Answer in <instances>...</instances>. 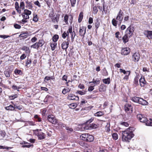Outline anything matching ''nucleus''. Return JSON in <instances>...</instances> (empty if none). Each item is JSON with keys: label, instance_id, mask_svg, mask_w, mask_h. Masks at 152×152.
<instances>
[{"label": "nucleus", "instance_id": "obj_1", "mask_svg": "<svg viewBox=\"0 0 152 152\" xmlns=\"http://www.w3.org/2000/svg\"><path fill=\"white\" fill-rule=\"evenodd\" d=\"M134 128L132 127L129 128L122 132V140L123 141L126 142H129L131 139L133 137V132Z\"/></svg>", "mask_w": 152, "mask_h": 152}, {"label": "nucleus", "instance_id": "obj_2", "mask_svg": "<svg viewBox=\"0 0 152 152\" xmlns=\"http://www.w3.org/2000/svg\"><path fill=\"white\" fill-rule=\"evenodd\" d=\"M137 118L141 122H146V125L152 126V122L150 121H148L147 118L144 115L141 114H138L137 115Z\"/></svg>", "mask_w": 152, "mask_h": 152}, {"label": "nucleus", "instance_id": "obj_3", "mask_svg": "<svg viewBox=\"0 0 152 152\" xmlns=\"http://www.w3.org/2000/svg\"><path fill=\"white\" fill-rule=\"evenodd\" d=\"M80 138L83 140L87 142H92L94 140V136L88 133L82 134L80 136Z\"/></svg>", "mask_w": 152, "mask_h": 152}, {"label": "nucleus", "instance_id": "obj_4", "mask_svg": "<svg viewBox=\"0 0 152 152\" xmlns=\"http://www.w3.org/2000/svg\"><path fill=\"white\" fill-rule=\"evenodd\" d=\"M134 31V28L131 26H129L126 29L125 34L128 36L129 38L132 35Z\"/></svg>", "mask_w": 152, "mask_h": 152}, {"label": "nucleus", "instance_id": "obj_5", "mask_svg": "<svg viewBox=\"0 0 152 152\" xmlns=\"http://www.w3.org/2000/svg\"><path fill=\"white\" fill-rule=\"evenodd\" d=\"M48 121L53 124L57 123V120L56 118L53 115H49L48 116Z\"/></svg>", "mask_w": 152, "mask_h": 152}, {"label": "nucleus", "instance_id": "obj_6", "mask_svg": "<svg viewBox=\"0 0 152 152\" xmlns=\"http://www.w3.org/2000/svg\"><path fill=\"white\" fill-rule=\"evenodd\" d=\"M136 103H137L143 105H147L148 104V102L145 100L139 97H138V99L137 100Z\"/></svg>", "mask_w": 152, "mask_h": 152}, {"label": "nucleus", "instance_id": "obj_7", "mask_svg": "<svg viewBox=\"0 0 152 152\" xmlns=\"http://www.w3.org/2000/svg\"><path fill=\"white\" fill-rule=\"evenodd\" d=\"M98 127V125L94 123H92L89 125L86 126L85 127L86 130H91L93 129H96Z\"/></svg>", "mask_w": 152, "mask_h": 152}, {"label": "nucleus", "instance_id": "obj_8", "mask_svg": "<svg viewBox=\"0 0 152 152\" xmlns=\"http://www.w3.org/2000/svg\"><path fill=\"white\" fill-rule=\"evenodd\" d=\"M123 12L121 10H120L116 18V19L119 21L120 24L121 23L123 18Z\"/></svg>", "mask_w": 152, "mask_h": 152}, {"label": "nucleus", "instance_id": "obj_9", "mask_svg": "<svg viewBox=\"0 0 152 152\" xmlns=\"http://www.w3.org/2000/svg\"><path fill=\"white\" fill-rule=\"evenodd\" d=\"M140 56L138 53L136 52L132 55L133 60L135 62H137L140 58Z\"/></svg>", "mask_w": 152, "mask_h": 152}, {"label": "nucleus", "instance_id": "obj_10", "mask_svg": "<svg viewBox=\"0 0 152 152\" xmlns=\"http://www.w3.org/2000/svg\"><path fill=\"white\" fill-rule=\"evenodd\" d=\"M124 110L126 112L130 111L132 112L133 107L131 104L126 103L124 105Z\"/></svg>", "mask_w": 152, "mask_h": 152}, {"label": "nucleus", "instance_id": "obj_11", "mask_svg": "<svg viewBox=\"0 0 152 152\" xmlns=\"http://www.w3.org/2000/svg\"><path fill=\"white\" fill-rule=\"evenodd\" d=\"M67 98L69 100L78 101L79 99V97L78 96H75L74 94H70L68 95Z\"/></svg>", "mask_w": 152, "mask_h": 152}, {"label": "nucleus", "instance_id": "obj_12", "mask_svg": "<svg viewBox=\"0 0 152 152\" xmlns=\"http://www.w3.org/2000/svg\"><path fill=\"white\" fill-rule=\"evenodd\" d=\"M86 27L85 26L81 27L79 30V34L81 36H84L86 33Z\"/></svg>", "mask_w": 152, "mask_h": 152}, {"label": "nucleus", "instance_id": "obj_13", "mask_svg": "<svg viewBox=\"0 0 152 152\" xmlns=\"http://www.w3.org/2000/svg\"><path fill=\"white\" fill-rule=\"evenodd\" d=\"M130 52V50L129 48L126 47L123 48L121 50V53L124 55H126L128 54Z\"/></svg>", "mask_w": 152, "mask_h": 152}, {"label": "nucleus", "instance_id": "obj_14", "mask_svg": "<svg viewBox=\"0 0 152 152\" xmlns=\"http://www.w3.org/2000/svg\"><path fill=\"white\" fill-rule=\"evenodd\" d=\"M37 136L38 139L41 140L44 139L45 138V134L43 132L37 133L36 134Z\"/></svg>", "mask_w": 152, "mask_h": 152}, {"label": "nucleus", "instance_id": "obj_15", "mask_svg": "<svg viewBox=\"0 0 152 152\" xmlns=\"http://www.w3.org/2000/svg\"><path fill=\"white\" fill-rule=\"evenodd\" d=\"M69 44V42L68 41L64 42L61 44V47L62 49L66 50L68 47Z\"/></svg>", "mask_w": 152, "mask_h": 152}, {"label": "nucleus", "instance_id": "obj_16", "mask_svg": "<svg viewBox=\"0 0 152 152\" xmlns=\"http://www.w3.org/2000/svg\"><path fill=\"white\" fill-rule=\"evenodd\" d=\"M139 80L140 85L142 87L144 86L145 85L146 83V82L144 77H141L140 79Z\"/></svg>", "mask_w": 152, "mask_h": 152}, {"label": "nucleus", "instance_id": "obj_17", "mask_svg": "<svg viewBox=\"0 0 152 152\" xmlns=\"http://www.w3.org/2000/svg\"><path fill=\"white\" fill-rule=\"evenodd\" d=\"M106 90V87L105 85L104 84H102L99 88V91L100 92H102L105 91Z\"/></svg>", "mask_w": 152, "mask_h": 152}, {"label": "nucleus", "instance_id": "obj_18", "mask_svg": "<svg viewBox=\"0 0 152 152\" xmlns=\"http://www.w3.org/2000/svg\"><path fill=\"white\" fill-rule=\"evenodd\" d=\"M129 37L128 36L125 34L122 38V40L124 43L125 44L128 42Z\"/></svg>", "mask_w": 152, "mask_h": 152}, {"label": "nucleus", "instance_id": "obj_19", "mask_svg": "<svg viewBox=\"0 0 152 152\" xmlns=\"http://www.w3.org/2000/svg\"><path fill=\"white\" fill-rule=\"evenodd\" d=\"M21 50L25 51L26 53H30L29 48L27 47L23 46Z\"/></svg>", "mask_w": 152, "mask_h": 152}, {"label": "nucleus", "instance_id": "obj_20", "mask_svg": "<svg viewBox=\"0 0 152 152\" xmlns=\"http://www.w3.org/2000/svg\"><path fill=\"white\" fill-rule=\"evenodd\" d=\"M59 18L58 17L57 15H54L52 18H51L52 21L54 23H56V22L57 23L58 20Z\"/></svg>", "mask_w": 152, "mask_h": 152}, {"label": "nucleus", "instance_id": "obj_21", "mask_svg": "<svg viewBox=\"0 0 152 152\" xmlns=\"http://www.w3.org/2000/svg\"><path fill=\"white\" fill-rule=\"evenodd\" d=\"M28 35V33L27 32L21 33L19 35V37L20 38H25Z\"/></svg>", "mask_w": 152, "mask_h": 152}, {"label": "nucleus", "instance_id": "obj_22", "mask_svg": "<svg viewBox=\"0 0 152 152\" xmlns=\"http://www.w3.org/2000/svg\"><path fill=\"white\" fill-rule=\"evenodd\" d=\"M120 72L121 73H123L125 75H129L130 74V72L129 71H125V70L120 69H119Z\"/></svg>", "mask_w": 152, "mask_h": 152}, {"label": "nucleus", "instance_id": "obj_23", "mask_svg": "<svg viewBox=\"0 0 152 152\" xmlns=\"http://www.w3.org/2000/svg\"><path fill=\"white\" fill-rule=\"evenodd\" d=\"M104 114V113L103 112L99 111L96 112L94 114V116L97 117L101 116Z\"/></svg>", "mask_w": 152, "mask_h": 152}, {"label": "nucleus", "instance_id": "obj_24", "mask_svg": "<svg viewBox=\"0 0 152 152\" xmlns=\"http://www.w3.org/2000/svg\"><path fill=\"white\" fill-rule=\"evenodd\" d=\"M103 83L105 84H109L110 83V79L108 77L106 79H104L102 80Z\"/></svg>", "mask_w": 152, "mask_h": 152}, {"label": "nucleus", "instance_id": "obj_25", "mask_svg": "<svg viewBox=\"0 0 152 152\" xmlns=\"http://www.w3.org/2000/svg\"><path fill=\"white\" fill-rule=\"evenodd\" d=\"M26 7L28 8L29 9L31 8L32 7V5L30 2L27 0L26 1Z\"/></svg>", "mask_w": 152, "mask_h": 152}, {"label": "nucleus", "instance_id": "obj_26", "mask_svg": "<svg viewBox=\"0 0 152 152\" xmlns=\"http://www.w3.org/2000/svg\"><path fill=\"white\" fill-rule=\"evenodd\" d=\"M5 109L7 110H13L15 109L14 107L12 105H10L9 106L6 107Z\"/></svg>", "mask_w": 152, "mask_h": 152}, {"label": "nucleus", "instance_id": "obj_27", "mask_svg": "<svg viewBox=\"0 0 152 152\" xmlns=\"http://www.w3.org/2000/svg\"><path fill=\"white\" fill-rule=\"evenodd\" d=\"M147 37L149 39L152 38V31H147Z\"/></svg>", "mask_w": 152, "mask_h": 152}, {"label": "nucleus", "instance_id": "obj_28", "mask_svg": "<svg viewBox=\"0 0 152 152\" xmlns=\"http://www.w3.org/2000/svg\"><path fill=\"white\" fill-rule=\"evenodd\" d=\"M15 5L16 10H17L18 12H19V13H20L21 12V11L19 10V6L18 3L17 2H16L15 3Z\"/></svg>", "mask_w": 152, "mask_h": 152}, {"label": "nucleus", "instance_id": "obj_29", "mask_svg": "<svg viewBox=\"0 0 152 152\" xmlns=\"http://www.w3.org/2000/svg\"><path fill=\"white\" fill-rule=\"evenodd\" d=\"M69 18V16L67 14L65 15L64 18V21L65 23V24L68 25L69 24L68 22V19Z\"/></svg>", "mask_w": 152, "mask_h": 152}, {"label": "nucleus", "instance_id": "obj_30", "mask_svg": "<svg viewBox=\"0 0 152 152\" xmlns=\"http://www.w3.org/2000/svg\"><path fill=\"white\" fill-rule=\"evenodd\" d=\"M83 13L82 12H81L80 13L79 16V18H78V22L79 23H80L82 20L83 19Z\"/></svg>", "mask_w": 152, "mask_h": 152}, {"label": "nucleus", "instance_id": "obj_31", "mask_svg": "<svg viewBox=\"0 0 152 152\" xmlns=\"http://www.w3.org/2000/svg\"><path fill=\"white\" fill-rule=\"evenodd\" d=\"M70 91V89L69 88H64L62 91V93L64 94H65L69 92Z\"/></svg>", "mask_w": 152, "mask_h": 152}, {"label": "nucleus", "instance_id": "obj_32", "mask_svg": "<svg viewBox=\"0 0 152 152\" xmlns=\"http://www.w3.org/2000/svg\"><path fill=\"white\" fill-rule=\"evenodd\" d=\"M56 45L57 43L55 42H54L53 43L51 44L50 46L51 47V50H53L55 49Z\"/></svg>", "mask_w": 152, "mask_h": 152}, {"label": "nucleus", "instance_id": "obj_33", "mask_svg": "<svg viewBox=\"0 0 152 152\" xmlns=\"http://www.w3.org/2000/svg\"><path fill=\"white\" fill-rule=\"evenodd\" d=\"M39 47L37 42L31 46V47L35 49H38Z\"/></svg>", "mask_w": 152, "mask_h": 152}, {"label": "nucleus", "instance_id": "obj_34", "mask_svg": "<svg viewBox=\"0 0 152 152\" xmlns=\"http://www.w3.org/2000/svg\"><path fill=\"white\" fill-rule=\"evenodd\" d=\"M58 35L56 34L54 35L52 38L53 41L54 42H56L58 40Z\"/></svg>", "mask_w": 152, "mask_h": 152}, {"label": "nucleus", "instance_id": "obj_35", "mask_svg": "<svg viewBox=\"0 0 152 152\" xmlns=\"http://www.w3.org/2000/svg\"><path fill=\"white\" fill-rule=\"evenodd\" d=\"M6 134L4 132L0 131V138L1 139L4 138L6 135Z\"/></svg>", "mask_w": 152, "mask_h": 152}, {"label": "nucleus", "instance_id": "obj_36", "mask_svg": "<svg viewBox=\"0 0 152 152\" xmlns=\"http://www.w3.org/2000/svg\"><path fill=\"white\" fill-rule=\"evenodd\" d=\"M31 62V61L30 59H29L28 58L27 59L26 64V66L27 67H28L29 66H30V65H29V66H28V65H30Z\"/></svg>", "mask_w": 152, "mask_h": 152}, {"label": "nucleus", "instance_id": "obj_37", "mask_svg": "<svg viewBox=\"0 0 152 152\" xmlns=\"http://www.w3.org/2000/svg\"><path fill=\"white\" fill-rule=\"evenodd\" d=\"M27 125H29L30 126H34L35 125L34 123L31 121H26V123Z\"/></svg>", "mask_w": 152, "mask_h": 152}, {"label": "nucleus", "instance_id": "obj_38", "mask_svg": "<svg viewBox=\"0 0 152 152\" xmlns=\"http://www.w3.org/2000/svg\"><path fill=\"white\" fill-rule=\"evenodd\" d=\"M22 14H25L26 15H29L31 14V11L28 10H24V12Z\"/></svg>", "mask_w": 152, "mask_h": 152}, {"label": "nucleus", "instance_id": "obj_39", "mask_svg": "<svg viewBox=\"0 0 152 152\" xmlns=\"http://www.w3.org/2000/svg\"><path fill=\"white\" fill-rule=\"evenodd\" d=\"M15 73L17 75H21L22 74V72L21 70L18 69H15L14 71Z\"/></svg>", "mask_w": 152, "mask_h": 152}, {"label": "nucleus", "instance_id": "obj_40", "mask_svg": "<svg viewBox=\"0 0 152 152\" xmlns=\"http://www.w3.org/2000/svg\"><path fill=\"white\" fill-rule=\"evenodd\" d=\"M18 95L17 94H15L13 95L10 96H9V99L11 100H13L15 98L17 97Z\"/></svg>", "mask_w": 152, "mask_h": 152}, {"label": "nucleus", "instance_id": "obj_41", "mask_svg": "<svg viewBox=\"0 0 152 152\" xmlns=\"http://www.w3.org/2000/svg\"><path fill=\"white\" fill-rule=\"evenodd\" d=\"M37 43L39 46H42L44 43V41L42 39H40Z\"/></svg>", "mask_w": 152, "mask_h": 152}, {"label": "nucleus", "instance_id": "obj_42", "mask_svg": "<svg viewBox=\"0 0 152 152\" xmlns=\"http://www.w3.org/2000/svg\"><path fill=\"white\" fill-rule=\"evenodd\" d=\"M117 22L118 21L115 18H113L112 21V23L113 26H116Z\"/></svg>", "mask_w": 152, "mask_h": 152}, {"label": "nucleus", "instance_id": "obj_43", "mask_svg": "<svg viewBox=\"0 0 152 152\" xmlns=\"http://www.w3.org/2000/svg\"><path fill=\"white\" fill-rule=\"evenodd\" d=\"M93 12L94 13V14H96L98 11V10L97 8V7L96 6H93Z\"/></svg>", "mask_w": 152, "mask_h": 152}, {"label": "nucleus", "instance_id": "obj_44", "mask_svg": "<svg viewBox=\"0 0 152 152\" xmlns=\"http://www.w3.org/2000/svg\"><path fill=\"white\" fill-rule=\"evenodd\" d=\"M112 137L114 139L116 140L118 139V135L116 133H113L112 134Z\"/></svg>", "mask_w": 152, "mask_h": 152}, {"label": "nucleus", "instance_id": "obj_45", "mask_svg": "<svg viewBox=\"0 0 152 152\" xmlns=\"http://www.w3.org/2000/svg\"><path fill=\"white\" fill-rule=\"evenodd\" d=\"M99 80H96L94 81H93L92 82H90V83H93L94 84V86H95V85H96L97 84H98L99 83Z\"/></svg>", "mask_w": 152, "mask_h": 152}, {"label": "nucleus", "instance_id": "obj_46", "mask_svg": "<svg viewBox=\"0 0 152 152\" xmlns=\"http://www.w3.org/2000/svg\"><path fill=\"white\" fill-rule=\"evenodd\" d=\"M138 79L137 77H136L134 79V83L136 85H137L138 84Z\"/></svg>", "mask_w": 152, "mask_h": 152}, {"label": "nucleus", "instance_id": "obj_47", "mask_svg": "<svg viewBox=\"0 0 152 152\" xmlns=\"http://www.w3.org/2000/svg\"><path fill=\"white\" fill-rule=\"evenodd\" d=\"M71 34V39L73 41L76 35V34L74 31H73Z\"/></svg>", "mask_w": 152, "mask_h": 152}, {"label": "nucleus", "instance_id": "obj_48", "mask_svg": "<svg viewBox=\"0 0 152 152\" xmlns=\"http://www.w3.org/2000/svg\"><path fill=\"white\" fill-rule=\"evenodd\" d=\"M71 3V6L72 7H74L76 3V0H70Z\"/></svg>", "mask_w": 152, "mask_h": 152}, {"label": "nucleus", "instance_id": "obj_49", "mask_svg": "<svg viewBox=\"0 0 152 152\" xmlns=\"http://www.w3.org/2000/svg\"><path fill=\"white\" fill-rule=\"evenodd\" d=\"M24 7L25 5L23 2H21L20 4V8L22 10H23L24 9Z\"/></svg>", "mask_w": 152, "mask_h": 152}, {"label": "nucleus", "instance_id": "obj_50", "mask_svg": "<svg viewBox=\"0 0 152 152\" xmlns=\"http://www.w3.org/2000/svg\"><path fill=\"white\" fill-rule=\"evenodd\" d=\"M22 15L23 18L24 19H28L29 18V15H26V14H22Z\"/></svg>", "mask_w": 152, "mask_h": 152}, {"label": "nucleus", "instance_id": "obj_51", "mask_svg": "<svg viewBox=\"0 0 152 152\" xmlns=\"http://www.w3.org/2000/svg\"><path fill=\"white\" fill-rule=\"evenodd\" d=\"M4 73L6 77H9L10 76V74L9 71H4Z\"/></svg>", "mask_w": 152, "mask_h": 152}, {"label": "nucleus", "instance_id": "obj_52", "mask_svg": "<svg viewBox=\"0 0 152 152\" xmlns=\"http://www.w3.org/2000/svg\"><path fill=\"white\" fill-rule=\"evenodd\" d=\"M67 33L69 34V33H72V26H69V29L67 31Z\"/></svg>", "mask_w": 152, "mask_h": 152}, {"label": "nucleus", "instance_id": "obj_53", "mask_svg": "<svg viewBox=\"0 0 152 152\" xmlns=\"http://www.w3.org/2000/svg\"><path fill=\"white\" fill-rule=\"evenodd\" d=\"M77 93L80 95H83L85 94L86 92L85 91H77Z\"/></svg>", "mask_w": 152, "mask_h": 152}, {"label": "nucleus", "instance_id": "obj_54", "mask_svg": "<svg viewBox=\"0 0 152 152\" xmlns=\"http://www.w3.org/2000/svg\"><path fill=\"white\" fill-rule=\"evenodd\" d=\"M91 85L92 86H90L88 88V90L89 91H92L94 89V86H93V84H91Z\"/></svg>", "mask_w": 152, "mask_h": 152}, {"label": "nucleus", "instance_id": "obj_55", "mask_svg": "<svg viewBox=\"0 0 152 152\" xmlns=\"http://www.w3.org/2000/svg\"><path fill=\"white\" fill-rule=\"evenodd\" d=\"M137 97L135 96L132 98L131 99V100L134 102H137Z\"/></svg>", "mask_w": 152, "mask_h": 152}, {"label": "nucleus", "instance_id": "obj_56", "mask_svg": "<svg viewBox=\"0 0 152 152\" xmlns=\"http://www.w3.org/2000/svg\"><path fill=\"white\" fill-rule=\"evenodd\" d=\"M33 146V145H32L29 144L28 145H23L22 146V147L23 148H29L31 146Z\"/></svg>", "mask_w": 152, "mask_h": 152}, {"label": "nucleus", "instance_id": "obj_57", "mask_svg": "<svg viewBox=\"0 0 152 152\" xmlns=\"http://www.w3.org/2000/svg\"><path fill=\"white\" fill-rule=\"evenodd\" d=\"M14 107L15 108L18 109L19 110H21L22 109V107L20 106H18L17 105H14Z\"/></svg>", "mask_w": 152, "mask_h": 152}, {"label": "nucleus", "instance_id": "obj_58", "mask_svg": "<svg viewBox=\"0 0 152 152\" xmlns=\"http://www.w3.org/2000/svg\"><path fill=\"white\" fill-rule=\"evenodd\" d=\"M69 22H70V23L71 24L72 22L73 19V17L72 15H70L69 16Z\"/></svg>", "mask_w": 152, "mask_h": 152}, {"label": "nucleus", "instance_id": "obj_59", "mask_svg": "<svg viewBox=\"0 0 152 152\" xmlns=\"http://www.w3.org/2000/svg\"><path fill=\"white\" fill-rule=\"evenodd\" d=\"M26 56L25 54H23L20 57V58L21 60H22L26 58Z\"/></svg>", "mask_w": 152, "mask_h": 152}, {"label": "nucleus", "instance_id": "obj_60", "mask_svg": "<svg viewBox=\"0 0 152 152\" xmlns=\"http://www.w3.org/2000/svg\"><path fill=\"white\" fill-rule=\"evenodd\" d=\"M10 36L8 35H0V38H3L4 39H6L8 37H10Z\"/></svg>", "mask_w": 152, "mask_h": 152}, {"label": "nucleus", "instance_id": "obj_61", "mask_svg": "<svg viewBox=\"0 0 152 152\" xmlns=\"http://www.w3.org/2000/svg\"><path fill=\"white\" fill-rule=\"evenodd\" d=\"M57 123H58V124L59 126L61 127H64L65 126V125L62 123L60 122L58 123V122Z\"/></svg>", "mask_w": 152, "mask_h": 152}, {"label": "nucleus", "instance_id": "obj_62", "mask_svg": "<svg viewBox=\"0 0 152 152\" xmlns=\"http://www.w3.org/2000/svg\"><path fill=\"white\" fill-rule=\"evenodd\" d=\"M14 27L16 29H20L21 28V26L20 25L18 24H15L14 25Z\"/></svg>", "mask_w": 152, "mask_h": 152}, {"label": "nucleus", "instance_id": "obj_63", "mask_svg": "<svg viewBox=\"0 0 152 152\" xmlns=\"http://www.w3.org/2000/svg\"><path fill=\"white\" fill-rule=\"evenodd\" d=\"M99 24H100L99 22L98 21L95 23V26L96 29L98 28L99 26Z\"/></svg>", "mask_w": 152, "mask_h": 152}, {"label": "nucleus", "instance_id": "obj_64", "mask_svg": "<svg viewBox=\"0 0 152 152\" xmlns=\"http://www.w3.org/2000/svg\"><path fill=\"white\" fill-rule=\"evenodd\" d=\"M108 75V72L105 69H104V72H103V75L104 76H107Z\"/></svg>", "mask_w": 152, "mask_h": 152}]
</instances>
